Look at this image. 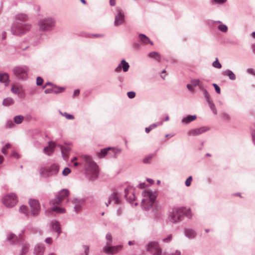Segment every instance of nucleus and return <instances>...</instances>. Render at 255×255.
I'll return each mask as SVG.
<instances>
[{
  "label": "nucleus",
  "mask_w": 255,
  "mask_h": 255,
  "mask_svg": "<svg viewBox=\"0 0 255 255\" xmlns=\"http://www.w3.org/2000/svg\"><path fill=\"white\" fill-rule=\"evenodd\" d=\"M143 199L141 202V206L145 210L149 209L155 202L157 196L156 191H152L145 190L142 192Z\"/></svg>",
  "instance_id": "obj_1"
},
{
  "label": "nucleus",
  "mask_w": 255,
  "mask_h": 255,
  "mask_svg": "<svg viewBox=\"0 0 255 255\" xmlns=\"http://www.w3.org/2000/svg\"><path fill=\"white\" fill-rule=\"evenodd\" d=\"M80 157L82 158L86 162L87 166V172L92 174L93 178H96L98 176L99 170L96 163L93 160L92 158L89 155H82Z\"/></svg>",
  "instance_id": "obj_2"
},
{
  "label": "nucleus",
  "mask_w": 255,
  "mask_h": 255,
  "mask_svg": "<svg viewBox=\"0 0 255 255\" xmlns=\"http://www.w3.org/2000/svg\"><path fill=\"white\" fill-rule=\"evenodd\" d=\"M2 201L5 206L11 208L17 204V197L14 193L7 194L3 196Z\"/></svg>",
  "instance_id": "obj_3"
},
{
  "label": "nucleus",
  "mask_w": 255,
  "mask_h": 255,
  "mask_svg": "<svg viewBox=\"0 0 255 255\" xmlns=\"http://www.w3.org/2000/svg\"><path fill=\"white\" fill-rule=\"evenodd\" d=\"M58 169V166L54 164L50 167L41 168L40 169V173L42 176L47 177L56 174Z\"/></svg>",
  "instance_id": "obj_4"
},
{
  "label": "nucleus",
  "mask_w": 255,
  "mask_h": 255,
  "mask_svg": "<svg viewBox=\"0 0 255 255\" xmlns=\"http://www.w3.org/2000/svg\"><path fill=\"white\" fill-rule=\"evenodd\" d=\"M183 210L181 208H174L170 213L169 219L171 222L177 223L180 221L183 215Z\"/></svg>",
  "instance_id": "obj_5"
},
{
  "label": "nucleus",
  "mask_w": 255,
  "mask_h": 255,
  "mask_svg": "<svg viewBox=\"0 0 255 255\" xmlns=\"http://www.w3.org/2000/svg\"><path fill=\"white\" fill-rule=\"evenodd\" d=\"M69 195V192L68 190H62L56 197L55 199L50 201L51 205L60 204L61 202Z\"/></svg>",
  "instance_id": "obj_6"
},
{
  "label": "nucleus",
  "mask_w": 255,
  "mask_h": 255,
  "mask_svg": "<svg viewBox=\"0 0 255 255\" xmlns=\"http://www.w3.org/2000/svg\"><path fill=\"white\" fill-rule=\"evenodd\" d=\"M31 26L28 24L13 26L12 27V33L15 35L22 34L30 30Z\"/></svg>",
  "instance_id": "obj_7"
},
{
  "label": "nucleus",
  "mask_w": 255,
  "mask_h": 255,
  "mask_svg": "<svg viewBox=\"0 0 255 255\" xmlns=\"http://www.w3.org/2000/svg\"><path fill=\"white\" fill-rule=\"evenodd\" d=\"M28 68L24 67H16L13 69L14 74L18 78L25 79L27 77Z\"/></svg>",
  "instance_id": "obj_8"
},
{
  "label": "nucleus",
  "mask_w": 255,
  "mask_h": 255,
  "mask_svg": "<svg viewBox=\"0 0 255 255\" xmlns=\"http://www.w3.org/2000/svg\"><path fill=\"white\" fill-rule=\"evenodd\" d=\"M29 205L30 208V213L32 215H36L39 214L40 210V206L38 200L30 199Z\"/></svg>",
  "instance_id": "obj_9"
},
{
  "label": "nucleus",
  "mask_w": 255,
  "mask_h": 255,
  "mask_svg": "<svg viewBox=\"0 0 255 255\" xmlns=\"http://www.w3.org/2000/svg\"><path fill=\"white\" fill-rule=\"evenodd\" d=\"M147 251L153 255H161V249L156 242L150 243L147 246Z\"/></svg>",
  "instance_id": "obj_10"
},
{
  "label": "nucleus",
  "mask_w": 255,
  "mask_h": 255,
  "mask_svg": "<svg viewBox=\"0 0 255 255\" xmlns=\"http://www.w3.org/2000/svg\"><path fill=\"white\" fill-rule=\"evenodd\" d=\"M54 25V21L51 19H47L41 20L39 27L41 30H47Z\"/></svg>",
  "instance_id": "obj_11"
},
{
  "label": "nucleus",
  "mask_w": 255,
  "mask_h": 255,
  "mask_svg": "<svg viewBox=\"0 0 255 255\" xmlns=\"http://www.w3.org/2000/svg\"><path fill=\"white\" fill-rule=\"evenodd\" d=\"M209 128L206 127H203L200 128H195L190 130L188 134L190 136H197L202 134L209 130Z\"/></svg>",
  "instance_id": "obj_12"
},
{
  "label": "nucleus",
  "mask_w": 255,
  "mask_h": 255,
  "mask_svg": "<svg viewBox=\"0 0 255 255\" xmlns=\"http://www.w3.org/2000/svg\"><path fill=\"white\" fill-rule=\"evenodd\" d=\"M123 246L121 245L106 247L104 249V251L108 254L113 255L117 253L122 249Z\"/></svg>",
  "instance_id": "obj_13"
},
{
  "label": "nucleus",
  "mask_w": 255,
  "mask_h": 255,
  "mask_svg": "<svg viewBox=\"0 0 255 255\" xmlns=\"http://www.w3.org/2000/svg\"><path fill=\"white\" fill-rule=\"evenodd\" d=\"M113 202L116 204L119 203L120 200L117 193L114 192L111 194V195L109 197L108 202L105 203L106 206L108 207L109 205L112 203Z\"/></svg>",
  "instance_id": "obj_14"
},
{
  "label": "nucleus",
  "mask_w": 255,
  "mask_h": 255,
  "mask_svg": "<svg viewBox=\"0 0 255 255\" xmlns=\"http://www.w3.org/2000/svg\"><path fill=\"white\" fill-rule=\"evenodd\" d=\"M55 147V142H54L53 141L49 142L48 146L45 147L44 148V153L47 154L48 155H50L54 152Z\"/></svg>",
  "instance_id": "obj_15"
},
{
  "label": "nucleus",
  "mask_w": 255,
  "mask_h": 255,
  "mask_svg": "<svg viewBox=\"0 0 255 255\" xmlns=\"http://www.w3.org/2000/svg\"><path fill=\"white\" fill-rule=\"evenodd\" d=\"M61 149L64 159L67 160L69 158V152L71 150L70 146L69 145L61 146Z\"/></svg>",
  "instance_id": "obj_16"
},
{
  "label": "nucleus",
  "mask_w": 255,
  "mask_h": 255,
  "mask_svg": "<svg viewBox=\"0 0 255 255\" xmlns=\"http://www.w3.org/2000/svg\"><path fill=\"white\" fill-rule=\"evenodd\" d=\"M48 86L51 87V90L53 91V93H56V94L59 93L63 92L64 90V88H61V87H58L56 86H54L53 84H52L51 83H46L43 88H46Z\"/></svg>",
  "instance_id": "obj_17"
},
{
  "label": "nucleus",
  "mask_w": 255,
  "mask_h": 255,
  "mask_svg": "<svg viewBox=\"0 0 255 255\" xmlns=\"http://www.w3.org/2000/svg\"><path fill=\"white\" fill-rule=\"evenodd\" d=\"M74 204V209L76 212L80 211L84 205V201L82 200L74 199L73 201Z\"/></svg>",
  "instance_id": "obj_18"
},
{
  "label": "nucleus",
  "mask_w": 255,
  "mask_h": 255,
  "mask_svg": "<svg viewBox=\"0 0 255 255\" xmlns=\"http://www.w3.org/2000/svg\"><path fill=\"white\" fill-rule=\"evenodd\" d=\"M45 248L41 245H37L34 249V254L35 255H42L44 252Z\"/></svg>",
  "instance_id": "obj_19"
},
{
  "label": "nucleus",
  "mask_w": 255,
  "mask_h": 255,
  "mask_svg": "<svg viewBox=\"0 0 255 255\" xmlns=\"http://www.w3.org/2000/svg\"><path fill=\"white\" fill-rule=\"evenodd\" d=\"M11 91L14 94H20L22 92L23 90L21 86L17 84H14L11 87Z\"/></svg>",
  "instance_id": "obj_20"
},
{
  "label": "nucleus",
  "mask_w": 255,
  "mask_h": 255,
  "mask_svg": "<svg viewBox=\"0 0 255 255\" xmlns=\"http://www.w3.org/2000/svg\"><path fill=\"white\" fill-rule=\"evenodd\" d=\"M139 38L140 41L144 44H147L148 43L150 44L151 45H153V42L150 40L149 38L144 34H140L139 35Z\"/></svg>",
  "instance_id": "obj_21"
},
{
  "label": "nucleus",
  "mask_w": 255,
  "mask_h": 255,
  "mask_svg": "<svg viewBox=\"0 0 255 255\" xmlns=\"http://www.w3.org/2000/svg\"><path fill=\"white\" fill-rule=\"evenodd\" d=\"M124 15L120 12L119 14L116 16L115 24L117 25L121 24L124 21Z\"/></svg>",
  "instance_id": "obj_22"
},
{
  "label": "nucleus",
  "mask_w": 255,
  "mask_h": 255,
  "mask_svg": "<svg viewBox=\"0 0 255 255\" xmlns=\"http://www.w3.org/2000/svg\"><path fill=\"white\" fill-rule=\"evenodd\" d=\"M223 75L228 76L229 78L232 80H234L236 79V75L231 70H227L223 72Z\"/></svg>",
  "instance_id": "obj_23"
},
{
  "label": "nucleus",
  "mask_w": 255,
  "mask_h": 255,
  "mask_svg": "<svg viewBox=\"0 0 255 255\" xmlns=\"http://www.w3.org/2000/svg\"><path fill=\"white\" fill-rule=\"evenodd\" d=\"M196 116H188L187 117L184 118L182 121L183 123L188 124L195 120H196Z\"/></svg>",
  "instance_id": "obj_24"
},
{
  "label": "nucleus",
  "mask_w": 255,
  "mask_h": 255,
  "mask_svg": "<svg viewBox=\"0 0 255 255\" xmlns=\"http://www.w3.org/2000/svg\"><path fill=\"white\" fill-rule=\"evenodd\" d=\"M29 251V245L27 243L22 245L21 253L19 255H26Z\"/></svg>",
  "instance_id": "obj_25"
},
{
  "label": "nucleus",
  "mask_w": 255,
  "mask_h": 255,
  "mask_svg": "<svg viewBox=\"0 0 255 255\" xmlns=\"http://www.w3.org/2000/svg\"><path fill=\"white\" fill-rule=\"evenodd\" d=\"M52 227L53 230L58 233V234L60 233V227L59 223L56 221H53L52 222Z\"/></svg>",
  "instance_id": "obj_26"
},
{
  "label": "nucleus",
  "mask_w": 255,
  "mask_h": 255,
  "mask_svg": "<svg viewBox=\"0 0 255 255\" xmlns=\"http://www.w3.org/2000/svg\"><path fill=\"white\" fill-rule=\"evenodd\" d=\"M148 56L150 58H153L158 61H160L161 57L160 54L156 52H152L149 53Z\"/></svg>",
  "instance_id": "obj_27"
},
{
  "label": "nucleus",
  "mask_w": 255,
  "mask_h": 255,
  "mask_svg": "<svg viewBox=\"0 0 255 255\" xmlns=\"http://www.w3.org/2000/svg\"><path fill=\"white\" fill-rule=\"evenodd\" d=\"M111 150H114V148L109 147L107 148L103 149L101 151L100 153H99L98 156L101 158H103L107 154L108 151Z\"/></svg>",
  "instance_id": "obj_28"
},
{
  "label": "nucleus",
  "mask_w": 255,
  "mask_h": 255,
  "mask_svg": "<svg viewBox=\"0 0 255 255\" xmlns=\"http://www.w3.org/2000/svg\"><path fill=\"white\" fill-rule=\"evenodd\" d=\"M120 65H121L122 69H123L124 72L128 71L129 66L128 63H127L125 60H122Z\"/></svg>",
  "instance_id": "obj_29"
},
{
  "label": "nucleus",
  "mask_w": 255,
  "mask_h": 255,
  "mask_svg": "<svg viewBox=\"0 0 255 255\" xmlns=\"http://www.w3.org/2000/svg\"><path fill=\"white\" fill-rule=\"evenodd\" d=\"M126 197L127 198V199L128 200V201L130 203H132L135 200V195H134V194L132 192L128 193L126 195Z\"/></svg>",
  "instance_id": "obj_30"
},
{
  "label": "nucleus",
  "mask_w": 255,
  "mask_h": 255,
  "mask_svg": "<svg viewBox=\"0 0 255 255\" xmlns=\"http://www.w3.org/2000/svg\"><path fill=\"white\" fill-rule=\"evenodd\" d=\"M186 235L190 238H192L195 237V232L191 229H187L186 230Z\"/></svg>",
  "instance_id": "obj_31"
},
{
  "label": "nucleus",
  "mask_w": 255,
  "mask_h": 255,
  "mask_svg": "<svg viewBox=\"0 0 255 255\" xmlns=\"http://www.w3.org/2000/svg\"><path fill=\"white\" fill-rule=\"evenodd\" d=\"M8 80V75L7 74H1L0 73V81L1 82L5 83Z\"/></svg>",
  "instance_id": "obj_32"
},
{
  "label": "nucleus",
  "mask_w": 255,
  "mask_h": 255,
  "mask_svg": "<svg viewBox=\"0 0 255 255\" xmlns=\"http://www.w3.org/2000/svg\"><path fill=\"white\" fill-rule=\"evenodd\" d=\"M13 100L11 98L5 99L3 101V104L4 106H8L13 104Z\"/></svg>",
  "instance_id": "obj_33"
},
{
  "label": "nucleus",
  "mask_w": 255,
  "mask_h": 255,
  "mask_svg": "<svg viewBox=\"0 0 255 255\" xmlns=\"http://www.w3.org/2000/svg\"><path fill=\"white\" fill-rule=\"evenodd\" d=\"M52 211L56 212L57 213H64L65 211L64 208L58 207H53L52 209Z\"/></svg>",
  "instance_id": "obj_34"
},
{
  "label": "nucleus",
  "mask_w": 255,
  "mask_h": 255,
  "mask_svg": "<svg viewBox=\"0 0 255 255\" xmlns=\"http://www.w3.org/2000/svg\"><path fill=\"white\" fill-rule=\"evenodd\" d=\"M23 120V117L22 116H17L14 118L15 123L19 124L22 122Z\"/></svg>",
  "instance_id": "obj_35"
},
{
  "label": "nucleus",
  "mask_w": 255,
  "mask_h": 255,
  "mask_svg": "<svg viewBox=\"0 0 255 255\" xmlns=\"http://www.w3.org/2000/svg\"><path fill=\"white\" fill-rule=\"evenodd\" d=\"M11 147V145L9 143H7L1 149V152L4 154H7V150Z\"/></svg>",
  "instance_id": "obj_36"
},
{
  "label": "nucleus",
  "mask_w": 255,
  "mask_h": 255,
  "mask_svg": "<svg viewBox=\"0 0 255 255\" xmlns=\"http://www.w3.org/2000/svg\"><path fill=\"white\" fill-rule=\"evenodd\" d=\"M61 115L64 117H65L68 120H73L74 119V117L70 114H68L67 113H61L60 112Z\"/></svg>",
  "instance_id": "obj_37"
},
{
  "label": "nucleus",
  "mask_w": 255,
  "mask_h": 255,
  "mask_svg": "<svg viewBox=\"0 0 255 255\" xmlns=\"http://www.w3.org/2000/svg\"><path fill=\"white\" fill-rule=\"evenodd\" d=\"M19 211L21 213H23L26 214V215H28L27 209L25 206H24V205L21 206L19 208Z\"/></svg>",
  "instance_id": "obj_38"
},
{
  "label": "nucleus",
  "mask_w": 255,
  "mask_h": 255,
  "mask_svg": "<svg viewBox=\"0 0 255 255\" xmlns=\"http://www.w3.org/2000/svg\"><path fill=\"white\" fill-rule=\"evenodd\" d=\"M212 65L213 67L216 68L220 69L222 67V65L219 62L217 58H216V60L212 63Z\"/></svg>",
  "instance_id": "obj_39"
},
{
  "label": "nucleus",
  "mask_w": 255,
  "mask_h": 255,
  "mask_svg": "<svg viewBox=\"0 0 255 255\" xmlns=\"http://www.w3.org/2000/svg\"><path fill=\"white\" fill-rule=\"evenodd\" d=\"M191 84L193 86L195 87L197 85H199L200 87H201L200 85V81L198 79H193L191 81Z\"/></svg>",
  "instance_id": "obj_40"
},
{
  "label": "nucleus",
  "mask_w": 255,
  "mask_h": 255,
  "mask_svg": "<svg viewBox=\"0 0 255 255\" xmlns=\"http://www.w3.org/2000/svg\"><path fill=\"white\" fill-rule=\"evenodd\" d=\"M218 29L224 32H227L228 30V27L226 25L224 24H220L218 26Z\"/></svg>",
  "instance_id": "obj_41"
},
{
  "label": "nucleus",
  "mask_w": 255,
  "mask_h": 255,
  "mask_svg": "<svg viewBox=\"0 0 255 255\" xmlns=\"http://www.w3.org/2000/svg\"><path fill=\"white\" fill-rule=\"evenodd\" d=\"M153 155H150L144 158L143 161L144 163H149L151 161Z\"/></svg>",
  "instance_id": "obj_42"
},
{
  "label": "nucleus",
  "mask_w": 255,
  "mask_h": 255,
  "mask_svg": "<svg viewBox=\"0 0 255 255\" xmlns=\"http://www.w3.org/2000/svg\"><path fill=\"white\" fill-rule=\"evenodd\" d=\"M208 103H209V106L211 108V109H212L213 112L215 114H217V110L215 108V106L214 105V104H213V103L210 101H208Z\"/></svg>",
  "instance_id": "obj_43"
},
{
  "label": "nucleus",
  "mask_w": 255,
  "mask_h": 255,
  "mask_svg": "<svg viewBox=\"0 0 255 255\" xmlns=\"http://www.w3.org/2000/svg\"><path fill=\"white\" fill-rule=\"evenodd\" d=\"M7 240L9 241L17 240V237L13 234H10L7 236Z\"/></svg>",
  "instance_id": "obj_44"
},
{
  "label": "nucleus",
  "mask_w": 255,
  "mask_h": 255,
  "mask_svg": "<svg viewBox=\"0 0 255 255\" xmlns=\"http://www.w3.org/2000/svg\"><path fill=\"white\" fill-rule=\"evenodd\" d=\"M71 172V170L69 168H65L62 171V174L64 176L68 175Z\"/></svg>",
  "instance_id": "obj_45"
},
{
  "label": "nucleus",
  "mask_w": 255,
  "mask_h": 255,
  "mask_svg": "<svg viewBox=\"0 0 255 255\" xmlns=\"http://www.w3.org/2000/svg\"><path fill=\"white\" fill-rule=\"evenodd\" d=\"M43 80L40 77H38L36 79V84L40 86L43 84Z\"/></svg>",
  "instance_id": "obj_46"
},
{
  "label": "nucleus",
  "mask_w": 255,
  "mask_h": 255,
  "mask_svg": "<svg viewBox=\"0 0 255 255\" xmlns=\"http://www.w3.org/2000/svg\"><path fill=\"white\" fill-rule=\"evenodd\" d=\"M192 177L189 176L186 180L185 181V184L187 186H189L191 185V183L192 181Z\"/></svg>",
  "instance_id": "obj_47"
},
{
  "label": "nucleus",
  "mask_w": 255,
  "mask_h": 255,
  "mask_svg": "<svg viewBox=\"0 0 255 255\" xmlns=\"http://www.w3.org/2000/svg\"><path fill=\"white\" fill-rule=\"evenodd\" d=\"M106 238L108 240V242H107V245H109L111 244V242H112V235L111 234H107V236H106Z\"/></svg>",
  "instance_id": "obj_48"
},
{
  "label": "nucleus",
  "mask_w": 255,
  "mask_h": 255,
  "mask_svg": "<svg viewBox=\"0 0 255 255\" xmlns=\"http://www.w3.org/2000/svg\"><path fill=\"white\" fill-rule=\"evenodd\" d=\"M203 92H204V95L205 97H206V98L207 99V101L208 102L209 101H210L209 94L208 93L207 90L205 89H204Z\"/></svg>",
  "instance_id": "obj_49"
},
{
  "label": "nucleus",
  "mask_w": 255,
  "mask_h": 255,
  "mask_svg": "<svg viewBox=\"0 0 255 255\" xmlns=\"http://www.w3.org/2000/svg\"><path fill=\"white\" fill-rule=\"evenodd\" d=\"M127 95L129 98L132 99L134 98L135 93L134 92H129L127 93Z\"/></svg>",
  "instance_id": "obj_50"
},
{
  "label": "nucleus",
  "mask_w": 255,
  "mask_h": 255,
  "mask_svg": "<svg viewBox=\"0 0 255 255\" xmlns=\"http://www.w3.org/2000/svg\"><path fill=\"white\" fill-rule=\"evenodd\" d=\"M213 86L214 87L215 89L216 92L218 94H220L221 91H220V87L216 84H213Z\"/></svg>",
  "instance_id": "obj_51"
},
{
  "label": "nucleus",
  "mask_w": 255,
  "mask_h": 255,
  "mask_svg": "<svg viewBox=\"0 0 255 255\" xmlns=\"http://www.w3.org/2000/svg\"><path fill=\"white\" fill-rule=\"evenodd\" d=\"M17 18L20 20H24L26 19V16L23 14H19L17 15Z\"/></svg>",
  "instance_id": "obj_52"
},
{
  "label": "nucleus",
  "mask_w": 255,
  "mask_h": 255,
  "mask_svg": "<svg viewBox=\"0 0 255 255\" xmlns=\"http://www.w3.org/2000/svg\"><path fill=\"white\" fill-rule=\"evenodd\" d=\"M172 235H170L168 236L167 238L164 239L163 241L165 243H168L172 240Z\"/></svg>",
  "instance_id": "obj_53"
},
{
  "label": "nucleus",
  "mask_w": 255,
  "mask_h": 255,
  "mask_svg": "<svg viewBox=\"0 0 255 255\" xmlns=\"http://www.w3.org/2000/svg\"><path fill=\"white\" fill-rule=\"evenodd\" d=\"M11 156H13V157H15V158H19L20 157L19 154L15 151H13L11 153Z\"/></svg>",
  "instance_id": "obj_54"
},
{
  "label": "nucleus",
  "mask_w": 255,
  "mask_h": 255,
  "mask_svg": "<svg viewBox=\"0 0 255 255\" xmlns=\"http://www.w3.org/2000/svg\"><path fill=\"white\" fill-rule=\"evenodd\" d=\"M248 72L249 73L255 75V70L254 69L250 68L248 69Z\"/></svg>",
  "instance_id": "obj_55"
},
{
  "label": "nucleus",
  "mask_w": 255,
  "mask_h": 255,
  "mask_svg": "<svg viewBox=\"0 0 255 255\" xmlns=\"http://www.w3.org/2000/svg\"><path fill=\"white\" fill-rule=\"evenodd\" d=\"M44 93L45 94L53 93V91L51 90V87L50 86V88L46 89L44 91Z\"/></svg>",
  "instance_id": "obj_56"
},
{
  "label": "nucleus",
  "mask_w": 255,
  "mask_h": 255,
  "mask_svg": "<svg viewBox=\"0 0 255 255\" xmlns=\"http://www.w3.org/2000/svg\"><path fill=\"white\" fill-rule=\"evenodd\" d=\"M45 242L48 244H51L52 243V240L50 238H47L45 239Z\"/></svg>",
  "instance_id": "obj_57"
},
{
  "label": "nucleus",
  "mask_w": 255,
  "mask_h": 255,
  "mask_svg": "<svg viewBox=\"0 0 255 255\" xmlns=\"http://www.w3.org/2000/svg\"><path fill=\"white\" fill-rule=\"evenodd\" d=\"M193 86L191 84H187V88L191 92L193 91Z\"/></svg>",
  "instance_id": "obj_58"
},
{
  "label": "nucleus",
  "mask_w": 255,
  "mask_h": 255,
  "mask_svg": "<svg viewBox=\"0 0 255 255\" xmlns=\"http://www.w3.org/2000/svg\"><path fill=\"white\" fill-rule=\"evenodd\" d=\"M14 126V124L11 121H8L7 123V126L8 128H11Z\"/></svg>",
  "instance_id": "obj_59"
},
{
  "label": "nucleus",
  "mask_w": 255,
  "mask_h": 255,
  "mask_svg": "<svg viewBox=\"0 0 255 255\" xmlns=\"http://www.w3.org/2000/svg\"><path fill=\"white\" fill-rule=\"evenodd\" d=\"M214 1L216 3H223L225 2L227 0H214Z\"/></svg>",
  "instance_id": "obj_60"
},
{
  "label": "nucleus",
  "mask_w": 255,
  "mask_h": 255,
  "mask_svg": "<svg viewBox=\"0 0 255 255\" xmlns=\"http://www.w3.org/2000/svg\"><path fill=\"white\" fill-rule=\"evenodd\" d=\"M121 69H122V67H121V65H119L116 69H115V71L117 72H119L120 71H121Z\"/></svg>",
  "instance_id": "obj_61"
},
{
  "label": "nucleus",
  "mask_w": 255,
  "mask_h": 255,
  "mask_svg": "<svg viewBox=\"0 0 255 255\" xmlns=\"http://www.w3.org/2000/svg\"><path fill=\"white\" fill-rule=\"evenodd\" d=\"M158 125V124H154L151 125L149 126L150 127V129H153L155 128H156Z\"/></svg>",
  "instance_id": "obj_62"
},
{
  "label": "nucleus",
  "mask_w": 255,
  "mask_h": 255,
  "mask_svg": "<svg viewBox=\"0 0 255 255\" xmlns=\"http://www.w3.org/2000/svg\"><path fill=\"white\" fill-rule=\"evenodd\" d=\"M79 93H80V91L79 90H75L74 91V96H78L79 94Z\"/></svg>",
  "instance_id": "obj_63"
},
{
  "label": "nucleus",
  "mask_w": 255,
  "mask_h": 255,
  "mask_svg": "<svg viewBox=\"0 0 255 255\" xmlns=\"http://www.w3.org/2000/svg\"><path fill=\"white\" fill-rule=\"evenodd\" d=\"M170 255H180V252L179 251H176L175 253H173Z\"/></svg>",
  "instance_id": "obj_64"
}]
</instances>
